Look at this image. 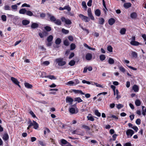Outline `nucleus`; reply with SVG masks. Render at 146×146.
<instances>
[{"instance_id": "50", "label": "nucleus", "mask_w": 146, "mask_h": 146, "mask_svg": "<svg viewBox=\"0 0 146 146\" xmlns=\"http://www.w3.org/2000/svg\"><path fill=\"white\" fill-rule=\"evenodd\" d=\"M64 8V10L66 9L69 11L71 10V8L68 5L66 6Z\"/></svg>"}, {"instance_id": "64", "label": "nucleus", "mask_w": 146, "mask_h": 146, "mask_svg": "<svg viewBox=\"0 0 146 146\" xmlns=\"http://www.w3.org/2000/svg\"><path fill=\"white\" fill-rule=\"evenodd\" d=\"M124 146H132V145L130 142H128L125 143Z\"/></svg>"}, {"instance_id": "45", "label": "nucleus", "mask_w": 146, "mask_h": 146, "mask_svg": "<svg viewBox=\"0 0 146 146\" xmlns=\"http://www.w3.org/2000/svg\"><path fill=\"white\" fill-rule=\"evenodd\" d=\"M62 32L65 34H67L68 33L69 31L68 30L62 29Z\"/></svg>"}, {"instance_id": "56", "label": "nucleus", "mask_w": 146, "mask_h": 146, "mask_svg": "<svg viewBox=\"0 0 146 146\" xmlns=\"http://www.w3.org/2000/svg\"><path fill=\"white\" fill-rule=\"evenodd\" d=\"M17 6L16 5H12L11 6V8L13 9L14 10H17Z\"/></svg>"}, {"instance_id": "29", "label": "nucleus", "mask_w": 146, "mask_h": 146, "mask_svg": "<svg viewBox=\"0 0 146 146\" xmlns=\"http://www.w3.org/2000/svg\"><path fill=\"white\" fill-rule=\"evenodd\" d=\"M53 39V36L52 35H49L47 38V41L48 42H51Z\"/></svg>"}, {"instance_id": "27", "label": "nucleus", "mask_w": 146, "mask_h": 146, "mask_svg": "<svg viewBox=\"0 0 146 146\" xmlns=\"http://www.w3.org/2000/svg\"><path fill=\"white\" fill-rule=\"evenodd\" d=\"M61 42V40L60 38H57L55 41V44H60Z\"/></svg>"}, {"instance_id": "25", "label": "nucleus", "mask_w": 146, "mask_h": 146, "mask_svg": "<svg viewBox=\"0 0 146 146\" xmlns=\"http://www.w3.org/2000/svg\"><path fill=\"white\" fill-rule=\"evenodd\" d=\"M137 16V13L135 12L132 13L130 15V17L133 19H135Z\"/></svg>"}, {"instance_id": "13", "label": "nucleus", "mask_w": 146, "mask_h": 146, "mask_svg": "<svg viewBox=\"0 0 146 146\" xmlns=\"http://www.w3.org/2000/svg\"><path fill=\"white\" fill-rule=\"evenodd\" d=\"M72 91L74 92L75 93H80L82 95H84L85 93L83 92L81 90H76L73 89L72 90Z\"/></svg>"}, {"instance_id": "63", "label": "nucleus", "mask_w": 146, "mask_h": 146, "mask_svg": "<svg viewBox=\"0 0 146 146\" xmlns=\"http://www.w3.org/2000/svg\"><path fill=\"white\" fill-rule=\"evenodd\" d=\"M141 36L144 39V40L146 41V35L145 34H142Z\"/></svg>"}, {"instance_id": "4", "label": "nucleus", "mask_w": 146, "mask_h": 146, "mask_svg": "<svg viewBox=\"0 0 146 146\" xmlns=\"http://www.w3.org/2000/svg\"><path fill=\"white\" fill-rule=\"evenodd\" d=\"M88 16L91 19V20H94V18L92 14L91 9L90 8H89L88 9Z\"/></svg>"}, {"instance_id": "3", "label": "nucleus", "mask_w": 146, "mask_h": 146, "mask_svg": "<svg viewBox=\"0 0 146 146\" xmlns=\"http://www.w3.org/2000/svg\"><path fill=\"white\" fill-rule=\"evenodd\" d=\"M79 16L82 19V20L84 21L85 22H88L90 21V19L88 17L84 16L82 14H79Z\"/></svg>"}, {"instance_id": "11", "label": "nucleus", "mask_w": 146, "mask_h": 146, "mask_svg": "<svg viewBox=\"0 0 146 146\" xmlns=\"http://www.w3.org/2000/svg\"><path fill=\"white\" fill-rule=\"evenodd\" d=\"M130 44L132 45L137 46L139 44H141V43L135 41H131L130 42Z\"/></svg>"}, {"instance_id": "22", "label": "nucleus", "mask_w": 146, "mask_h": 146, "mask_svg": "<svg viewBox=\"0 0 146 146\" xmlns=\"http://www.w3.org/2000/svg\"><path fill=\"white\" fill-rule=\"evenodd\" d=\"M33 122L34 123L33 125L34 128L35 129H37L38 128V124L35 121L33 120Z\"/></svg>"}, {"instance_id": "1", "label": "nucleus", "mask_w": 146, "mask_h": 146, "mask_svg": "<svg viewBox=\"0 0 146 146\" xmlns=\"http://www.w3.org/2000/svg\"><path fill=\"white\" fill-rule=\"evenodd\" d=\"M47 15L49 17H50V20L52 22H54L55 24L60 25H61V21L58 19H56V18L53 15H52L49 13H47Z\"/></svg>"}, {"instance_id": "38", "label": "nucleus", "mask_w": 146, "mask_h": 146, "mask_svg": "<svg viewBox=\"0 0 146 146\" xmlns=\"http://www.w3.org/2000/svg\"><path fill=\"white\" fill-rule=\"evenodd\" d=\"M44 29L48 32H49L51 30V27L48 26H46L44 27Z\"/></svg>"}, {"instance_id": "46", "label": "nucleus", "mask_w": 146, "mask_h": 146, "mask_svg": "<svg viewBox=\"0 0 146 146\" xmlns=\"http://www.w3.org/2000/svg\"><path fill=\"white\" fill-rule=\"evenodd\" d=\"M111 88L113 89L114 92V95H115V87L113 85H111Z\"/></svg>"}, {"instance_id": "62", "label": "nucleus", "mask_w": 146, "mask_h": 146, "mask_svg": "<svg viewBox=\"0 0 146 146\" xmlns=\"http://www.w3.org/2000/svg\"><path fill=\"white\" fill-rule=\"evenodd\" d=\"M74 56V52H72L69 57V59H71Z\"/></svg>"}, {"instance_id": "47", "label": "nucleus", "mask_w": 146, "mask_h": 146, "mask_svg": "<svg viewBox=\"0 0 146 146\" xmlns=\"http://www.w3.org/2000/svg\"><path fill=\"white\" fill-rule=\"evenodd\" d=\"M1 18L2 20L4 21H6V16L5 15H3L1 16Z\"/></svg>"}, {"instance_id": "19", "label": "nucleus", "mask_w": 146, "mask_h": 146, "mask_svg": "<svg viewBox=\"0 0 146 146\" xmlns=\"http://www.w3.org/2000/svg\"><path fill=\"white\" fill-rule=\"evenodd\" d=\"M30 23V21L27 20H24L22 21V24L24 25H26L29 24Z\"/></svg>"}, {"instance_id": "12", "label": "nucleus", "mask_w": 146, "mask_h": 146, "mask_svg": "<svg viewBox=\"0 0 146 146\" xmlns=\"http://www.w3.org/2000/svg\"><path fill=\"white\" fill-rule=\"evenodd\" d=\"M39 26L38 24L36 23H33L31 25V28L32 29H35L37 28Z\"/></svg>"}, {"instance_id": "21", "label": "nucleus", "mask_w": 146, "mask_h": 146, "mask_svg": "<svg viewBox=\"0 0 146 146\" xmlns=\"http://www.w3.org/2000/svg\"><path fill=\"white\" fill-rule=\"evenodd\" d=\"M132 89L135 92H137L139 90L138 86L136 85H134L133 86Z\"/></svg>"}, {"instance_id": "59", "label": "nucleus", "mask_w": 146, "mask_h": 146, "mask_svg": "<svg viewBox=\"0 0 146 146\" xmlns=\"http://www.w3.org/2000/svg\"><path fill=\"white\" fill-rule=\"evenodd\" d=\"M127 66L129 68L131 69L134 70H137V69L136 68H134L132 66H128V65H127Z\"/></svg>"}, {"instance_id": "14", "label": "nucleus", "mask_w": 146, "mask_h": 146, "mask_svg": "<svg viewBox=\"0 0 146 146\" xmlns=\"http://www.w3.org/2000/svg\"><path fill=\"white\" fill-rule=\"evenodd\" d=\"M92 57V55L91 54L88 53L87 54L86 56V58L87 60H90L91 59Z\"/></svg>"}, {"instance_id": "2", "label": "nucleus", "mask_w": 146, "mask_h": 146, "mask_svg": "<svg viewBox=\"0 0 146 146\" xmlns=\"http://www.w3.org/2000/svg\"><path fill=\"white\" fill-rule=\"evenodd\" d=\"M63 58H56L55 60V62L58 64L59 66H63L66 64V62L65 61H63Z\"/></svg>"}, {"instance_id": "8", "label": "nucleus", "mask_w": 146, "mask_h": 146, "mask_svg": "<svg viewBox=\"0 0 146 146\" xmlns=\"http://www.w3.org/2000/svg\"><path fill=\"white\" fill-rule=\"evenodd\" d=\"M126 133L127 136L130 135L131 137L134 133V131L131 129H128L126 131Z\"/></svg>"}, {"instance_id": "55", "label": "nucleus", "mask_w": 146, "mask_h": 146, "mask_svg": "<svg viewBox=\"0 0 146 146\" xmlns=\"http://www.w3.org/2000/svg\"><path fill=\"white\" fill-rule=\"evenodd\" d=\"M92 0H89L87 4L88 6L89 7H91L92 5Z\"/></svg>"}, {"instance_id": "28", "label": "nucleus", "mask_w": 146, "mask_h": 146, "mask_svg": "<svg viewBox=\"0 0 146 146\" xmlns=\"http://www.w3.org/2000/svg\"><path fill=\"white\" fill-rule=\"evenodd\" d=\"M105 21L104 19L103 18L99 19V23L100 25H103Z\"/></svg>"}, {"instance_id": "23", "label": "nucleus", "mask_w": 146, "mask_h": 146, "mask_svg": "<svg viewBox=\"0 0 146 146\" xmlns=\"http://www.w3.org/2000/svg\"><path fill=\"white\" fill-rule=\"evenodd\" d=\"M87 118L88 120H90L91 121H94V119L93 117L91 116V114H89L87 116Z\"/></svg>"}, {"instance_id": "5", "label": "nucleus", "mask_w": 146, "mask_h": 146, "mask_svg": "<svg viewBox=\"0 0 146 146\" xmlns=\"http://www.w3.org/2000/svg\"><path fill=\"white\" fill-rule=\"evenodd\" d=\"M61 19L62 21L63 22H64L66 24L70 25L72 24V22L70 19H67L64 17H62Z\"/></svg>"}, {"instance_id": "43", "label": "nucleus", "mask_w": 146, "mask_h": 146, "mask_svg": "<svg viewBox=\"0 0 146 146\" xmlns=\"http://www.w3.org/2000/svg\"><path fill=\"white\" fill-rule=\"evenodd\" d=\"M119 69L121 72L124 73L125 71V69L122 66L119 67Z\"/></svg>"}, {"instance_id": "15", "label": "nucleus", "mask_w": 146, "mask_h": 146, "mask_svg": "<svg viewBox=\"0 0 146 146\" xmlns=\"http://www.w3.org/2000/svg\"><path fill=\"white\" fill-rule=\"evenodd\" d=\"M3 139L5 141H7L9 138V135L7 133H4L3 137Z\"/></svg>"}, {"instance_id": "20", "label": "nucleus", "mask_w": 146, "mask_h": 146, "mask_svg": "<svg viewBox=\"0 0 146 146\" xmlns=\"http://www.w3.org/2000/svg\"><path fill=\"white\" fill-rule=\"evenodd\" d=\"M102 2H103V5L105 9H103V10H104V11L105 13L106 14V10L108 11V9L106 7V4H105V1L104 0H102Z\"/></svg>"}, {"instance_id": "53", "label": "nucleus", "mask_w": 146, "mask_h": 146, "mask_svg": "<svg viewBox=\"0 0 146 146\" xmlns=\"http://www.w3.org/2000/svg\"><path fill=\"white\" fill-rule=\"evenodd\" d=\"M82 5L83 7H84V8L86 9L87 8V6H86V3L85 1H83L82 2Z\"/></svg>"}, {"instance_id": "51", "label": "nucleus", "mask_w": 146, "mask_h": 146, "mask_svg": "<svg viewBox=\"0 0 146 146\" xmlns=\"http://www.w3.org/2000/svg\"><path fill=\"white\" fill-rule=\"evenodd\" d=\"M82 127L83 128L88 130H90V128L88 126L86 125H83Z\"/></svg>"}, {"instance_id": "26", "label": "nucleus", "mask_w": 146, "mask_h": 146, "mask_svg": "<svg viewBox=\"0 0 146 146\" xmlns=\"http://www.w3.org/2000/svg\"><path fill=\"white\" fill-rule=\"evenodd\" d=\"M114 60L111 58H109L108 60V63L111 64H113L114 63Z\"/></svg>"}, {"instance_id": "7", "label": "nucleus", "mask_w": 146, "mask_h": 146, "mask_svg": "<svg viewBox=\"0 0 146 146\" xmlns=\"http://www.w3.org/2000/svg\"><path fill=\"white\" fill-rule=\"evenodd\" d=\"M69 111L70 113L72 114H76L77 113L78 111V110L77 109L76 110L73 108H71L69 109Z\"/></svg>"}, {"instance_id": "39", "label": "nucleus", "mask_w": 146, "mask_h": 146, "mask_svg": "<svg viewBox=\"0 0 146 146\" xmlns=\"http://www.w3.org/2000/svg\"><path fill=\"white\" fill-rule=\"evenodd\" d=\"M64 44L66 46H68L69 44V43L67 39H66L63 42Z\"/></svg>"}, {"instance_id": "17", "label": "nucleus", "mask_w": 146, "mask_h": 146, "mask_svg": "<svg viewBox=\"0 0 146 146\" xmlns=\"http://www.w3.org/2000/svg\"><path fill=\"white\" fill-rule=\"evenodd\" d=\"M25 86L28 88H32L33 87L32 85L30 84L29 83L27 82H25L24 83Z\"/></svg>"}, {"instance_id": "18", "label": "nucleus", "mask_w": 146, "mask_h": 146, "mask_svg": "<svg viewBox=\"0 0 146 146\" xmlns=\"http://www.w3.org/2000/svg\"><path fill=\"white\" fill-rule=\"evenodd\" d=\"M101 11L100 9H97L95 11V15L98 17H99L101 15Z\"/></svg>"}, {"instance_id": "49", "label": "nucleus", "mask_w": 146, "mask_h": 146, "mask_svg": "<svg viewBox=\"0 0 146 146\" xmlns=\"http://www.w3.org/2000/svg\"><path fill=\"white\" fill-rule=\"evenodd\" d=\"M45 33V34H46L47 33L46 31H45L44 32V33H43V34L42 33H39V36H40V37L41 38H42L44 37V33Z\"/></svg>"}, {"instance_id": "31", "label": "nucleus", "mask_w": 146, "mask_h": 146, "mask_svg": "<svg viewBox=\"0 0 146 146\" xmlns=\"http://www.w3.org/2000/svg\"><path fill=\"white\" fill-rule=\"evenodd\" d=\"M45 77L48 78L51 80H56V78L53 75H48L46 76H45Z\"/></svg>"}, {"instance_id": "24", "label": "nucleus", "mask_w": 146, "mask_h": 146, "mask_svg": "<svg viewBox=\"0 0 146 146\" xmlns=\"http://www.w3.org/2000/svg\"><path fill=\"white\" fill-rule=\"evenodd\" d=\"M27 10L25 9H20L19 11V13L21 14H24L25 13H26Z\"/></svg>"}, {"instance_id": "33", "label": "nucleus", "mask_w": 146, "mask_h": 146, "mask_svg": "<svg viewBox=\"0 0 146 146\" xmlns=\"http://www.w3.org/2000/svg\"><path fill=\"white\" fill-rule=\"evenodd\" d=\"M26 15H27L31 16L33 15V13L30 11H26Z\"/></svg>"}, {"instance_id": "44", "label": "nucleus", "mask_w": 146, "mask_h": 146, "mask_svg": "<svg viewBox=\"0 0 146 146\" xmlns=\"http://www.w3.org/2000/svg\"><path fill=\"white\" fill-rule=\"evenodd\" d=\"M113 48L111 46L109 45L107 47V50L110 52H112Z\"/></svg>"}, {"instance_id": "41", "label": "nucleus", "mask_w": 146, "mask_h": 146, "mask_svg": "<svg viewBox=\"0 0 146 146\" xmlns=\"http://www.w3.org/2000/svg\"><path fill=\"white\" fill-rule=\"evenodd\" d=\"M95 114L98 117H100L101 116V113H100L98 110H96L95 112Z\"/></svg>"}, {"instance_id": "48", "label": "nucleus", "mask_w": 146, "mask_h": 146, "mask_svg": "<svg viewBox=\"0 0 146 146\" xmlns=\"http://www.w3.org/2000/svg\"><path fill=\"white\" fill-rule=\"evenodd\" d=\"M50 132V131L49 129L47 128H45V129L44 131V134H46L47 133H49Z\"/></svg>"}, {"instance_id": "6", "label": "nucleus", "mask_w": 146, "mask_h": 146, "mask_svg": "<svg viewBox=\"0 0 146 146\" xmlns=\"http://www.w3.org/2000/svg\"><path fill=\"white\" fill-rule=\"evenodd\" d=\"M11 80L14 83L18 85L19 87H21L20 85H19V82L17 79L13 77H11Z\"/></svg>"}, {"instance_id": "32", "label": "nucleus", "mask_w": 146, "mask_h": 146, "mask_svg": "<svg viewBox=\"0 0 146 146\" xmlns=\"http://www.w3.org/2000/svg\"><path fill=\"white\" fill-rule=\"evenodd\" d=\"M126 31V29L124 28H123L121 29L120 33L121 34L123 35L125 34Z\"/></svg>"}, {"instance_id": "42", "label": "nucleus", "mask_w": 146, "mask_h": 146, "mask_svg": "<svg viewBox=\"0 0 146 146\" xmlns=\"http://www.w3.org/2000/svg\"><path fill=\"white\" fill-rule=\"evenodd\" d=\"M29 113L32 116V117L33 118H37L36 117V115H35V114L31 110L29 112Z\"/></svg>"}, {"instance_id": "60", "label": "nucleus", "mask_w": 146, "mask_h": 146, "mask_svg": "<svg viewBox=\"0 0 146 146\" xmlns=\"http://www.w3.org/2000/svg\"><path fill=\"white\" fill-rule=\"evenodd\" d=\"M123 105L121 104H119L117 105V108L118 109H120L121 108H123Z\"/></svg>"}, {"instance_id": "57", "label": "nucleus", "mask_w": 146, "mask_h": 146, "mask_svg": "<svg viewBox=\"0 0 146 146\" xmlns=\"http://www.w3.org/2000/svg\"><path fill=\"white\" fill-rule=\"evenodd\" d=\"M61 142L62 144L66 145L68 141L65 140L63 139L61 140Z\"/></svg>"}, {"instance_id": "35", "label": "nucleus", "mask_w": 146, "mask_h": 146, "mask_svg": "<svg viewBox=\"0 0 146 146\" xmlns=\"http://www.w3.org/2000/svg\"><path fill=\"white\" fill-rule=\"evenodd\" d=\"M76 62L74 60H71L69 63L68 64L71 66H74Z\"/></svg>"}, {"instance_id": "10", "label": "nucleus", "mask_w": 146, "mask_h": 146, "mask_svg": "<svg viewBox=\"0 0 146 146\" xmlns=\"http://www.w3.org/2000/svg\"><path fill=\"white\" fill-rule=\"evenodd\" d=\"M115 22V20L113 18H111L109 19L108 21L109 24L110 25H112Z\"/></svg>"}, {"instance_id": "58", "label": "nucleus", "mask_w": 146, "mask_h": 146, "mask_svg": "<svg viewBox=\"0 0 146 146\" xmlns=\"http://www.w3.org/2000/svg\"><path fill=\"white\" fill-rule=\"evenodd\" d=\"M136 123L137 125H140L141 123V120L139 119H137L136 121Z\"/></svg>"}, {"instance_id": "40", "label": "nucleus", "mask_w": 146, "mask_h": 146, "mask_svg": "<svg viewBox=\"0 0 146 146\" xmlns=\"http://www.w3.org/2000/svg\"><path fill=\"white\" fill-rule=\"evenodd\" d=\"M76 48V45L74 43H72L70 45V50H73Z\"/></svg>"}, {"instance_id": "54", "label": "nucleus", "mask_w": 146, "mask_h": 146, "mask_svg": "<svg viewBox=\"0 0 146 146\" xmlns=\"http://www.w3.org/2000/svg\"><path fill=\"white\" fill-rule=\"evenodd\" d=\"M28 124H29V127H31L32 126H33L34 124V123L32 122V121L31 120H29L28 121Z\"/></svg>"}, {"instance_id": "37", "label": "nucleus", "mask_w": 146, "mask_h": 146, "mask_svg": "<svg viewBox=\"0 0 146 146\" xmlns=\"http://www.w3.org/2000/svg\"><path fill=\"white\" fill-rule=\"evenodd\" d=\"M100 58L101 60L103 61L106 58V56L104 54H102L100 56Z\"/></svg>"}, {"instance_id": "34", "label": "nucleus", "mask_w": 146, "mask_h": 146, "mask_svg": "<svg viewBox=\"0 0 146 146\" xmlns=\"http://www.w3.org/2000/svg\"><path fill=\"white\" fill-rule=\"evenodd\" d=\"M74 101L77 102L78 103L81 102L83 101L82 100L80 97L75 98H74Z\"/></svg>"}, {"instance_id": "9", "label": "nucleus", "mask_w": 146, "mask_h": 146, "mask_svg": "<svg viewBox=\"0 0 146 146\" xmlns=\"http://www.w3.org/2000/svg\"><path fill=\"white\" fill-rule=\"evenodd\" d=\"M66 103H70V104H71L73 101V100L71 97L67 96L66 98Z\"/></svg>"}, {"instance_id": "30", "label": "nucleus", "mask_w": 146, "mask_h": 146, "mask_svg": "<svg viewBox=\"0 0 146 146\" xmlns=\"http://www.w3.org/2000/svg\"><path fill=\"white\" fill-rule=\"evenodd\" d=\"M135 105L137 106H138L140 105L141 104V102L139 100L137 99L136 100L135 102Z\"/></svg>"}, {"instance_id": "52", "label": "nucleus", "mask_w": 146, "mask_h": 146, "mask_svg": "<svg viewBox=\"0 0 146 146\" xmlns=\"http://www.w3.org/2000/svg\"><path fill=\"white\" fill-rule=\"evenodd\" d=\"M4 9L6 10H11V8L8 5H5L4 7Z\"/></svg>"}, {"instance_id": "61", "label": "nucleus", "mask_w": 146, "mask_h": 146, "mask_svg": "<svg viewBox=\"0 0 146 146\" xmlns=\"http://www.w3.org/2000/svg\"><path fill=\"white\" fill-rule=\"evenodd\" d=\"M132 128L136 132L137 131L138 129V127L136 126H134L132 127Z\"/></svg>"}, {"instance_id": "16", "label": "nucleus", "mask_w": 146, "mask_h": 146, "mask_svg": "<svg viewBox=\"0 0 146 146\" xmlns=\"http://www.w3.org/2000/svg\"><path fill=\"white\" fill-rule=\"evenodd\" d=\"M131 4L130 3H125L123 5V7L125 9H128L131 6Z\"/></svg>"}, {"instance_id": "36", "label": "nucleus", "mask_w": 146, "mask_h": 146, "mask_svg": "<svg viewBox=\"0 0 146 146\" xmlns=\"http://www.w3.org/2000/svg\"><path fill=\"white\" fill-rule=\"evenodd\" d=\"M131 55L133 57L135 58H136L137 57V53L134 51H132L131 53Z\"/></svg>"}]
</instances>
